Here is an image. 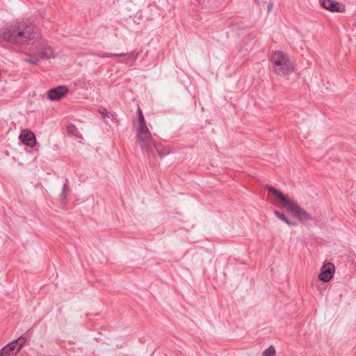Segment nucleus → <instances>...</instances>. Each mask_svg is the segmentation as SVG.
Wrapping results in <instances>:
<instances>
[{
	"label": "nucleus",
	"instance_id": "f257e3e1",
	"mask_svg": "<svg viewBox=\"0 0 356 356\" xmlns=\"http://www.w3.org/2000/svg\"><path fill=\"white\" fill-rule=\"evenodd\" d=\"M39 35L37 28L28 19L15 20L0 29V38L12 44H34Z\"/></svg>",
	"mask_w": 356,
	"mask_h": 356
},
{
	"label": "nucleus",
	"instance_id": "f03ea898",
	"mask_svg": "<svg viewBox=\"0 0 356 356\" xmlns=\"http://www.w3.org/2000/svg\"><path fill=\"white\" fill-rule=\"evenodd\" d=\"M266 190L273 194L280 201L282 202L284 204L287 211L293 214V216L298 218L300 222H305L308 220H312V216L307 212L305 209L300 207L297 203L291 200L289 197L284 195L280 191L275 187L267 185Z\"/></svg>",
	"mask_w": 356,
	"mask_h": 356
},
{
	"label": "nucleus",
	"instance_id": "7ed1b4c3",
	"mask_svg": "<svg viewBox=\"0 0 356 356\" xmlns=\"http://www.w3.org/2000/svg\"><path fill=\"white\" fill-rule=\"evenodd\" d=\"M270 61L274 71L280 75L289 74L293 70V63L282 51H275Z\"/></svg>",
	"mask_w": 356,
	"mask_h": 356
},
{
	"label": "nucleus",
	"instance_id": "20e7f679",
	"mask_svg": "<svg viewBox=\"0 0 356 356\" xmlns=\"http://www.w3.org/2000/svg\"><path fill=\"white\" fill-rule=\"evenodd\" d=\"M26 338L21 336L0 350V356H15L24 346Z\"/></svg>",
	"mask_w": 356,
	"mask_h": 356
},
{
	"label": "nucleus",
	"instance_id": "39448f33",
	"mask_svg": "<svg viewBox=\"0 0 356 356\" xmlns=\"http://www.w3.org/2000/svg\"><path fill=\"white\" fill-rule=\"evenodd\" d=\"M138 139L142 149L149 147V145H154V140L147 124L140 125Z\"/></svg>",
	"mask_w": 356,
	"mask_h": 356
},
{
	"label": "nucleus",
	"instance_id": "423d86ee",
	"mask_svg": "<svg viewBox=\"0 0 356 356\" xmlns=\"http://www.w3.org/2000/svg\"><path fill=\"white\" fill-rule=\"evenodd\" d=\"M33 53L36 56L41 59H49L53 56V51L51 48L47 44L45 40H40L38 41L37 45L34 47Z\"/></svg>",
	"mask_w": 356,
	"mask_h": 356
},
{
	"label": "nucleus",
	"instance_id": "0eeeda50",
	"mask_svg": "<svg viewBox=\"0 0 356 356\" xmlns=\"http://www.w3.org/2000/svg\"><path fill=\"white\" fill-rule=\"evenodd\" d=\"M138 54H139V52L135 53L134 51H131L129 53H118V54L99 52V53H97L96 55L101 58L124 57V60H122V63H128L129 60H131V63H133L137 59Z\"/></svg>",
	"mask_w": 356,
	"mask_h": 356
},
{
	"label": "nucleus",
	"instance_id": "6e6552de",
	"mask_svg": "<svg viewBox=\"0 0 356 356\" xmlns=\"http://www.w3.org/2000/svg\"><path fill=\"white\" fill-rule=\"evenodd\" d=\"M69 92V89L65 86H58L48 90L47 97L51 101H58L65 97Z\"/></svg>",
	"mask_w": 356,
	"mask_h": 356
},
{
	"label": "nucleus",
	"instance_id": "1a4fd4ad",
	"mask_svg": "<svg viewBox=\"0 0 356 356\" xmlns=\"http://www.w3.org/2000/svg\"><path fill=\"white\" fill-rule=\"evenodd\" d=\"M334 272V265L332 263L328 262L322 266L318 275V279L323 282H328L333 277Z\"/></svg>",
	"mask_w": 356,
	"mask_h": 356
},
{
	"label": "nucleus",
	"instance_id": "9d476101",
	"mask_svg": "<svg viewBox=\"0 0 356 356\" xmlns=\"http://www.w3.org/2000/svg\"><path fill=\"white\" fill-rule=\"evenodd\" d=\"M21 143L28 147H33L36 145V137L33 132L29 129L23 130L19 136Z\"/></svg>",
	"mask_w": 356,
	"mask_h": 356
},
{
	"label": "nucleus",
	"instance_id": "9b49d317",
	"mask_svg": "<svg viewBox=\"0 0 356 356\" xmlns=\"http://www.w3.org/2000/svg\"><path fill=\"white\" fill-rule=\"evenodd\" d=\"M320 3L323 8L330 12L342 13L345 10V6L334 0H320Z\"/></svg>",
	"mask_w": 356,
	"mask_h": 356
},
{
	"label": "nucleus",
	"instance_id": "f8f14e48",
	"mask_svg": "<svg viewBox=\"0 0 356 356\" xmlns=\"http://www.w3.org/2000/svg\"><path fill=\"white\" fill-rule=\"evenodd\" d=\"M155 150L161 159L170 154V151L165 149L162 145L156 143L154 140V145H149V147L144 148L143 150L145 151L147 154H150Z\"/></svg>",
	"mask_w": 356,
	"mask_h": 356
},
{
	"label": "nucleus",
	"instance_id": "ddd939ff",
	"mask_svg": "<svg viewBox=\"0 0 356 356\" xmlns=\"http://www.w3.org/2000/svg\"><path fill=\"white\" fill-rule=\"evenodd\" d=\"M274 214L277 218H278L279 219H280L281 220H282L283 222H284L285 223H286L288 225H289L291 227H295L298 225L296 222L289 219L285 214L280 212L277 210L274 211Z\"/></svg>",
	"mask_w": 356,
	"mask_h": 356
},
{
	"label": "nucleus",
	"instance_id": "4468645a",
	"mask_svg": "<svg viewBox=\"0 0 356 356\" xmlns=\"http://www.w3.org/2000/svg\"><path fill=\"white\" fill-rule=\"evenodd\" d=\"M68 188V179H65V181L62 187V191L60 194V198L62 202H65L66 199H67V190Z\"/></svg>",
	"mask_w": 356,
	"mask_h": 356
},
{
	"label": "nucleus",
	"instance_id": "2eb2a0df",
	"mask_svg": "<svg viewBox=\"0 0 356 356\" xmlns=\"http://www.w3.org/2000/svg\"><path fill=\"white\" fill-rule=\"evenodd\" d=\"M276 354L275 348L273 346H270L262 353V356H275Z\"/></svg>",
	"mask_w": 356,
	"mask_h": 356
},
{
	"label": "nucleus",
	"instance_id": "dca6fc26",
	"mask_svg": "<svg viewBox=\"0 0 356 356\" xmlns=\"http://www.w3.org/2000/svg\"><path fill=\"white\" fill-rule=\"evenodd\" d=\"M138 123H139V125L146 124V122H145L143 115H141V116H140V118H138Z\"/></svg>",
	"mask_w": 356,
	"mask_h": 356
},
{
	"label": "nucleus",
	"instance_id": "f3484780",
	"mask_svg": "<svg viewBox=\"0 0 356 356\" xmlns=\"http://www.w3.org/2000/svg\"><path fill=\"white\" fill-rule=\"evenodd\" d=\"M29 62L31 63V64H33V65H36L38 64V63L39 62V59L38 58H30L29 60Z\"/></svg>",
	"mask_w": 356,
	"mask_h": 356
},
{
	"label": "nucleus",
	"instance_id": "a211bd4d",
	"mask_svg": "<svg viewBox=\"0 0 356 356\" xmlns=\"http://www.w3.org/2000/svg\"><path fill=\"white\" fill-rule=\"evenodd\" d=\"M100 113L103 115V116H107V117H109V115L111 114L110 113H108L106 108H103V111H100Z\"/></svg>",
	"mask_w": 356,
	"mask_h": 356
},
{
	"label": "nucleus",
	"instance_id": "6ab92c4d",
	"mask_svg": "<svg viewBox=\"0 0 356 356\" xmlns=\"http://www.w3.org/2000/svg\"><path fill=\"white\" fill-rule=\"evenodd\" d=\"M273 6V2H269V3H268V12H269V11H270V10H272Z\"/></svg>",
	"mask_w": 356,
	"mask_h": 356
},
{
	"label": "nucleus",
	"instance_id": "aec40b11",
	"mask_svg": "<svg viewBox=\"0 0 356 356\" xmlns=\"http://www.w3.org/2000/svg\"><path fill=\"white\" fill-rule=\"evenodd\" d=\"M137 113H138V118H140V116H141V115H143L142 110L140 108V107L138 108Z\"/></svg>",
	"mask_w": 356,
	"mask_h": 356
}]
</instances>
